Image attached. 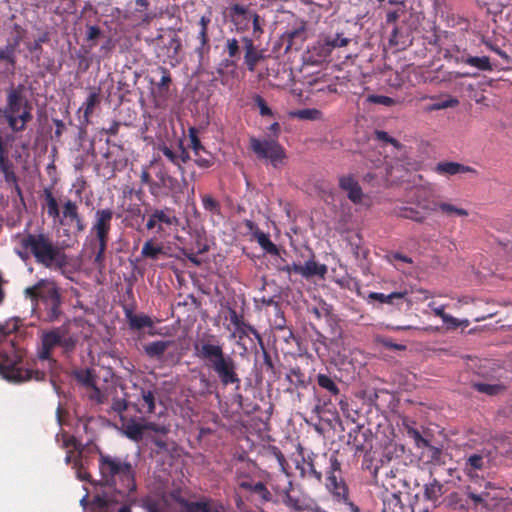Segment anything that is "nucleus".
<instances>
[{
	"instance_id": "obj_9",
	"label": "nucleus",
	"mask_w": 512,
	"mask_h": 512,
	"mask_svg": "<svg viewBox=\"0 0 512 512\" xmlns=\"http://www.w3.org/2000/svg\"><path fill=\"white\" fill-rule=\"evenodd\" d=\"M250 148L259 159L268 160L269 163L278 169L285 165L287 158L285 149L275 139L260 140L256 137H250Z\"/></svg>"
},
{
	"instance_id": "obj_43",
	"label": "nucleus",
	"mask_w": 512,
	"mask_h": 512,
	"mask_svg": "<svg viewBox=\"0 0 512 512\" xmlns=\"http://www.w3.org/2000/svg\"><path fill=\"white\" fill-rule=\"evenodd\" d=\"M99 102V93L97 91L91 92L84 103L82 104L80 110H83V123H89L90 115L93 113V110L96 104Z\"/></svg>"
},
{
	"instance_id": "obj_35",
	"label": "nucleus",
	"mask_w": 512,
	"mask_h": 512,
	"mask_svg": "<svg viewBox=\"0 0 512 512\" xmlns=\"http://www.w3.org/2000/svg\"><path fill=\"white\" fill-rule=\"evenodd\" d=\"M125 317L131 329L140 330L145 327H152V319L145 314H134L131 309H125Z\"/></svg>"
},
{
	"instance_id": "obj_53",
	"label": "nucleus",
	"mask_w": 512,
	"mask_h": 512,
	"mask_svg": "<svg viewBox=\"0 0 512 512\" xmlns=\"http://www.w3.org/2000/svg\"><path fill=\"white\" fill-rule=\"evenodd\" d=\"M473 387L480 393H484L490 396L499 394L504 390V386L501 384H489V383H474Z\"/></svg>"
},
{
	"instance_id": "obj_32",
	"label": "nucleus",
	"mask_w": 512,
	"mask_h": 512,
	"mask_svg": "<svg viewBox=\"0 0 512 512\" xmlns=\"http://www.w3.org/2000/svg\"><path fill=\"white\" fill-rule=\"evenodd\" d=\"M238 60L227 56L223 58L216 67V73L220 82L225 85L229 77H233L236 73Z\"/></svg>"
},
{
	"instance_id": "obj_27",
	"label": "nucleus",
	"mask_w": 512,
	"mask_h": 512,
	"mask_svg": "<svg viewBox=\"0 0 512 512\" xmlns=\"http://www.w3.org/2000/svg\"><path fill=\"white\" fill-rule=\"evenodd\" d=\"M487 463V457L483 454L473 453L465 459L464 472L471 480H475L478 478L477 471L484 469Z\"/></svg>"
},
{
	"instance_id": "obj_38",
	"label": "nucleus",
	"mask_w": 512,
	"mask_h": 512,
	"mask_svg": "<svg viewBox=\"0 0 512 512\" xmlns=\"http://www.w3.org/2000/svg\"><path fill=\"white\" fill-rule=\"evenodd\" d=\"M423 209L429 212L436 211L437 209H440L443 213L447 215H456L459 217H466L468 216V211L463 208H458L452 204L449 203H433L432 205H425L423 206Z\"/></svg>"
},
{
	"instance_id": "obj_29",
	"label": "nucleus",
	"mask_w": 512,
	"mask_h": 512,
	"mask_svg": "<svg viewBox=\"0 0 512 512\" xmlns=\"http://www.w3.org/2000/svg\"><path fill=\"white\" fill-rule=\"evenodd\" d=\"M315 381L317 386L325 392V396L329 397L330 400L332 397L337 398L340 395L338 384L330 374L319 372L316 375Z\"/></svg>"
},
{
	"instance_id": "obj_21",
	"label": "nucleus",
	"mask_w": 512,
	"mask_h": 512,
	"mask_svg": "<svg viewBox=\"0 0 512 512\" xmlns=\"http://www.w3.org/2000/svg\"><path fill=\"white\" fill-rule=\"evenodd\" d=\"M155 392L143 387L139 388V395L136 402L131 404L136 412L142 416L150 415L155 412Z\"/></svg>"
},
{
	"instance_id": "obj_3",
	"label": "nucleus",
	"mask_w": 512,
	"mask_h": 512,
	"mask_svg": "<svg viewBox=\"0 0 512 512\" xmlns=\"http://www.w3.org/2000/svg\"><path fill=\"white\" fill-rule=\"evenodd\" d=\"M195 356L212 372L224 387L235 385L240 387L238 364L235 359L224 351L223 344L215 335H210L194 344Z\"/></svg>"
},
{
	"instance_id": "obj_11",
	"label": "nucleus",
	"mask_w": 512,
	"mask_h": 512,
	"mask_svg": "<svg viewBox=\"0 0 512 512\" xmlns=\"http://www.w3.org/2000/svg\"><path fill=\"white\" fill-rule=\"evenodd\" d=\"M24 294L31 300L35 309H39L61 295L57 283L48 278L40 279L33 286L27 287Z\"/></svg>"
},
{
	"instance_id": "obj_5",
	"label": "nucleus",
	"mask_w": 512,
	"mask_h": 512,
	"mask_svg": "<svg viewBox=\"0 0 512 512\" xmlns=\"http://www.w3.org/2000/svg\"><path fill=\"white\" fill-rule=\"evenodd\" d=\"M325 488L334 502L343 504L346 512H361V509L349 498V488L343 478L342 463L338 459V452L330 453L329 465L325 467Z\"/></svg>"
},
{
	"instance_id": "obj_7",
	"label": "nucleus",
	"mask_w": 512,
	"mask_h": 512,
	"mask_svg": "<svg viewBox=\"0 0 512 512\" xmlns=\"http://www.w3.org/2000/svg\"><path fill=\"white\" fill-rule=\"evenodd\" d=\"M186 186L187 180L185 176H181L178 179L172 176L165 167L161 166L155 173L154 182L151 183V196L155 199L170 197L177 204Z\"/></svg>"
},
{
	"instance_id": "obj_17",
	"label": "nucleus",
	"mask_w": 512,
	"mask_h": 512,
	"mask_svg": "<svg viewBox=\"0 0 512 512\" xmlns=\"http://www.w3.org/2000/svg\"><path fill=\"white\" fill-rule=\"evenodd\" d=\"M188 134L190 138V147L192 149L194 163L202 169L210 168L214 164V157L202 145L198 137L197 129L190 127L188 129Z\"/></svg>"
},
{
	"instance_id": "obj_62",
	"label": "nucleus",
	"mask_w": 512,
	"mask_h": 512,
	"mask_svg": "<svg viewBox=\"0 0 512 512\" xmlns=\"http://www.w3.org/2000/svg\"><path fill=\"white\" fill-rule=\"evenodd\" d=\"M459 104V101L457 98L454 97H448L446 100L438 101L427 107L428 111H437V110H443L446 108L455 107Z\"/></svg>"
},
{
	"instance_id": "obj_55",
	"label": "nucleus",
	"mask_w": 512,
	"mask_h": 512,
	"mask_svg": "<svg viewBox=\"0 0 512 512\" xmlns=\"http://www.w3.org/2000/svg\"><path fill=\"white\" fill-rule=\"evenodd\" d=\"M289 40V47L295 44V42H303L305 39V25L301 24L296 28L289 29L285 32Z\"/></svg>"
},
{
	"instance_id": "obj_14",
	"label": "nucleus",
	"mask_w": 512,
	"mask_h": 512,
	"mask_svg": "<svg viewBox=\"0 0 512 512\" xmlns=\"http://www.w3.org/2000/svg\"><path fill=\"white\" fill-rule=\"evenodd\" d=\"M272 489L279 497L281 503L290 510L300 512L310 508L309 500L305 496L296 495L293 490L292 481H288L284 488L271 484Z\"/></svg>"
},
{
	"instance_id": "obj_31",
	"label": "nucleus",
	"mask_w": 512,
	"mask_h": 512,
	"mask_svg": "<svg viewBox=\"0 0 512 512\" xmlns=\"http://www.w3.org/2000/svg\"><path fill=\"white\" fill-rule=\"evenodd\" d=\"M173 344L174 341L171 340H158L145 344L143 349L147 357L150 359H155L159 362L160 359H162L164 353Z\"/></svg>"
},
{
	"instance_id": "obj_56",
	"label": "nucleus",
	"mask_w": 512,
	"mask_h": 512,
	"mask_svg": "<svg viewBox=\"0 0 512 512\" xmlns=\"http://www.w3.org/2000/svg\"><path fill=\"white\" fill-rule=\"evenodd\" d=\"M286 379L297 388H304L306 386L305 376L300 368L290 369V371L286 374Z\"/></svg>"
},
{
	"instance_id": "obj_6",
	"label": "nucleus",
	"mask_w": 512,
	"mask_h": 512,
	"mask_svg": "<svg viewBox=\"0 0 512 512\" xmlns=\"http://www.w3.org/2000/svg\"><path fill=\"white\" fill-rule=\"evenodd\" d=\"M297 458L294 460L295 469L299 472V477L303 480L311 481L315 484L323 482L322 468L329 465L330 453H314L312 451L305 453L304 448L297 447Z\"/></svg>"
},
{
	"instance_id": "obj_1",
	"label": "nucleus",
	"mask_w": 512,
	"mask_h": 512,
	"mask_svg": "<svg viewBox=\"0 0 512 512\" xmlns=\"http://www.w3.org/2000/svg\"><path fill=\"white\" fill-rule=\"evenodd\" d=\"M14 253L22 260L34 262L50 271H63L69 264L64 246L43 230L28 231L14 235Z\"/></svg>"
},
{
	"instance_id": "obj_24",
	"label": "nucleus",
	"mask_w": 512,
	"mask_h": 512,
	"mask_svg": "<svg viewBox=\"0 0 512 512\" xmlns=\"http://www.w3.org/2000/svg\"><path fill=\"white\" fill-rule=\"evenodd\" d=\"M244 50V63L250 72H253L262 58L261 52L254 44L252 37L243 36L241 38Z\"/></svg>"
},
{
	"instance_id": "obj_49",
	"label": "nucleus",
	"mask_w": 512,
	"mask_h": 512,
	"mask_svg": "<svg viewBox=\"0 0 512 512\" xmlns=\"http://www.w3.org/2000/svg\"><path fill=\"white\" fill-rule=\"evenodd\" d=\"M177 148H178L177 169L181 176H185V168L183 165L185 163H187L189 160L193 159V157L190 155L189 151L184 147L182 140L177 141Z\"/></svg>"
},
{
	"instance_id": "obj_63",
	"label": "nucleus",
	"mask_w": 512,
	"mask_h": 512,
	"mask_svg": "<svg viewBox=\"0 0 512 512\" xmlns=\"http://www.w3.org/2000/svg\"><path fill=\"white\" fill-rule=\"evenodd\" d=\"M199 383L202 395L211 394L216 386V382L209 379L204 373L199 374Z\"/></svg>"
},
{
	"instance_id": "obj_33",
	"label": "nucleus",
	"mask_w": 512,
	"mask_h": 512,
	"mask_svg": "<svg viewBox=\"0 0 512 512\" xmlns=\"http://www.w3.org/2000/svg\"><path fill=\"white\" fill-rule=\"evenodd\" d=\"M253 237L256 239L259 246L268 254L280 256L281 249L278 248L271 240L269 234L261 231L259 228L252 232Z\"/></svg>"
},
{
	"instance_id": "obj_39",
	"label": "nucleus",
	"mask_w": 512,
	"mask_h": 512,
	"mask_svg": "<svg viewBox=\"0 0 512 512\" xmlns=\"http://www.w3.org/2000/svg\"><path fill=\"white\" fill-rule=\"evenodd\" d=\"M327 273V266L317 263L313 258L307 260L303 265V278L309 279L313 276L323 278Z\"/></svg>"
},
{
	"instance_id": "obj_10",
	"label": "nucleus",
	"mask_w": 512,
	"mask_h": 512,
	"mask_svg": "<svg viewBox=\"0 0 512 512\" xmlns=\"http://www.w3.org/2000/svg\"><path fill=\"white\" fill-rule=\"evenodd\" d=\"M211 23V12L207 15H202L198 22L199 31L196 35L197 44L194 48V53L198 59V67L205 70L211 65V42L208 34L209 25Z\"/></svg>"
},
{
	"instance_id": "obj_42",
	"label": "nucleus",
	"mask_w": 512,
	"mask_h": 512,
	"mask_svg": "<svg viewBox=\"0 0 512 512\" xmlns=\"http://www.w3.org/2000/svg\"><path fill=\"white\" fill-rule=\"evenodd\" d=\"M162 254L163 246L156 244L152 239L147 240L141 249V256L147 259L157 260Z\"/></svg>"
},
{
	"instance_id": "obj_36",
	"label": "nucleus",
	"mask_w": 512,
	"mask_h": 512,
	"mask_svg": "<svg viewBox=\"0 0 512 512\" xmlns=\"http://www.w3.org/2000/svg\"><path fill=\"white\" fill-rule=\"evenodd\" d=\"M407 291H394L390 294L380 292H370L367 296V302L377 301L381 304H394V300L403 299L407 296Z\"/></svg>"
},
{
	"instance_id": "obj_26",
	"label": "nucleus",
	"mask_w": 512,
	"mask_h": 512,
	"mask_svg": "<svg viewBox=\"0 0 512 512\" xmlns=\"http://www.w3.org/2000/svg\"><path fill=\"white\" fill-rule=\"evenodd\" d=\"M238 486L243 490L258 495L262 503L273 501L272 493L263 481L253 482L252 480H242L238 482Z\"/></svg>"
},
{
	"instance_id": "obj_48",
	"label": "nucleus",
	"mask_w": 512,
	"mask_h": 512,
	"mask_svg": "<svg viewBox=\"0 0 512 512\" xmlns=\"http://www.w3.org/2000/svg\"><path fill=\"white\" fill-rule=\"evenodd\" d=\"M464 63L469 66L475 67L481 71H491L492 70L490 59L487 56H481V57L469 56L468 58H466L464 60Z\"/></svg>"
},
{
	"instance_id": "obj_4",
	"label": "nucleus",
	"mask_w": 512,
	"mask_h": 512,
	"mask_svg": "<svg viewBox=\"0 0 512 512\" xmlns=\"http://www.w3.org/2000/svg\"><path fill=\"white\" fill-rule=\"evenodd\" d=\"M99 471L105 484L113 486L121 494H128L136 489L135 471L132 464L125 459L100 452Z\"/></svg>"
},
{
	"instance_id": "obj_61",
	"label": "nucleus",
	"mask_w": 512,
	"mask_h": 512,
	"mask_svg": "<svg viewBox=\"0 0 512 512\" xmlns=\"http://www.w3.org/2000/svg\"><path fill=\"white\" fill-rule=\"evenodd\" d=\"M203 512H227V507L219 500L205 498Z\"/></svg>"
},
{
	"instance_id": "obj_2",
	"label": "nucleus",
	"mask_w": 512,
	"mask_h": 512,
	"mask_svg": "<svg viewBox=\"0 0 512 512\" xmlns=\"http://www.w3.org/2000/svg\"><path fill=\"white\" fill-rule=\"evenodd\" d=\"M18 329V318L0 323V375L12 383H23L31 379L42 381L46 374L39 370L23 368L22 352L16 348L10 335Z\"/></svg>"
},
{
	"instance_id": "obj_20",
	"label": "nucleus",
	"mask_w": 512,
	"mask_h": 512,
	"mask_svg": "<svg viewBox=\"0 0 512 512\" xmlns=\"http://www.w3.org/2000/svg\"><path fill=\"white\" fill-rule=\"evenodd\" d=\"M347 444L354 450V455L367 453L372 449V435L369 430L353 429L348 433Z\"/></svg>"
},
{
	"instance_id": "obj_40",
	"label": "nucleus",
	"mask_w": 512,
	"mask_h": 512,
	"mask_svg": "<svg viewBox=\"0 0 512 512\" xmlns=\"http://www.w3.org/2000/svg\"><path fill=\"white\" fill-rule=\"evenodd\" d=\"M242 50L243 44L241 39L239 40L236 37H229L225 40L223 45V52L227 54V56L239 61L241 58Z\"/></svg>"
},
{
	"instance_id": "obj_28",
	"label": "nucleus",
	"mask_w": 512,
	"mask_h": 512,
	"mask_svg": "<svg viewBox=\"0 0 512 512\" xmlns=\"http://www.w3.org/2000/svg\"><path fill=\"white\" fill-rule=\"evenodd\" d=\"M434 171L437 174L444 176H453L463 173H477L474 168L458 162H439L436 164Z\"/></svg>"
},
{
	"instance_id": "obj_30",
	"label": "nucleus",
	"mask_w": 512,
	"mask_h": 512,
	"mask_svg": "<svg viewBox=\"0 0 512 512\" xmlns=\"http://www.w3.org/2000/svg\"><path fill=\"white\" fill-rule=\"evenodd\" d=\"M47 322H55L62 315V298L61 295L51 300L44 306L37 309Z\"/></svg>"
},
{
	"instance_id": "obj_19",
	"label": "nucleus",
	"mask_w": 512,
	"mask_h": 512,
	"mask_svg": "<svg viewBox=\"0 0 512 512\" xmlns=\"http://www.w3.org/2000/svg\"><path fill=\"white\" fill-rule=\"evenodd\" d=\"M20 37L16 36L13 41L8 42L4 47L0 48V65L1 73L13 75L17 63V48L20 45Z\"/></svg>"
},
{
	"instance_id": "obj_8",
	"label": "nucleus",
	"mask_w": 512,
	"mask_h": 512,
	"mask_svg": "<svg viewBox=\"0 0 512 512\" xmlns=\"http://www.w3.org/2000/svg\"><path fill=\"white\" fill-rule=\"evenodd\" d=\"M146 430L153 431L157 434L166 435L169 432V427L166 425L157 424L155 422L145 421L144 416L121 417L120 431L129 440L137 443L142 441Z\"/></svg>"
},
{
	"instance_id": "obj_52",
	"label": "nucleus",
	"mask_w": 512,
	"mask_h": 512,
	"mask_svg": "<svg viewBox=\"0 0 512 512\" xmlns=\"http://www.w3.org/2000/svg\"><path fill=\"white\" fill-rule=\"evenodd\" d=\"M78 339L75 335L70 334L68 329L65 327L64 334L61 342V349L63 354H70L74 351L77 345Z\"/></svg>"
},
{
	"instance_id": "obj_22",
	"label": "nucleus",
	"mask_w": 512,
	"mask_h": 512,
	"mask_svg": "<svg viewBox=\"0 0 512 512\" xmlns=\"http://www.w3.org/2000/svg\"><path fill=\"white\" fill-rule=\"evenodd\" d=\"M340 189L347 192L348 199L354 204H359L363 198V191L356 178L351 175H342L338 179Z\"/></svg>"
},
{
	"instance_id": "obj_45",
	"label": "nucleus",
	"mask_w": 512,
	"mask_h": 512,
	"mask_svg": "<svg viewBox=\"0 0 512 512\" xmlns=\"http://www.w3.org/2000/svg\"><path fill=\"white\" fill-rule=\"evenodd\" d=\"M442 488H443V486L436 479H434L430 483L425 484V486H424L425 498L432 502L438 501L439 498L443 494Z\"/></svg>"
},
{
	"instance_id": "obj_58",
	"label": "nucleus",
	"mask_w": 512,
	"mask_h": 512,
	"mask_svg": "<svg viewBox=\"0 0 512 512\" xmlns=\"http://www.w3.org/2000/svg\"><path fill=\"white\" fill-rule=\"evenodd\" d=\"M180 359L181 353L177 350L168 352L166 351L162 359H160L159 363L161 367H174L180 362Z\"/></svg>"
},
{
	"instance_id": "obj_12",
	"label": "nucleus",
	"mask_w": 512,
	"mask_h": 512,
	"mask_svg": "<svg viewBox=\"0 0 512 512\" xmlns=\"http://www.w3.org/2000/svg\"><path fill=\"white\" fill-rule=\"evenodd\" d=\"M113 216L114 210L110 207L97 209L93 214L87 239L109 241Z\"/></svg>"
},
{
	"instance_id": "obj_51",
	"label": "nucleus",
	"mask_w": 512,
	"mask_h": 512,
	"mask_svg": "<svg viewBox=\"0 0 512 512\" xmlns=\"http://www.w3.org/2000/svg\"><path fill=\"white\" fill-rule=\"evenodd\" d=\"M389 44L404 49L408 45V36H405L398 26H394L389 37Z\"/></svg>"
},
{
	"instance_id": "obj_34",
	"label": "nucleus",
	"mask_w": 512,
	"mask_h": 512,
	"mask_svg": "<svg viewBox=\"0 0 512 512\" xmlns=\"http://www.w3.org/2000/svg\"><path fill=\"white\" fill-rule=\"evenodd\" d=\"M65 326H60L51 329L50 331L44 332L41 337L42 345L47 346V348H51L52 350L55 347L61 348L62 337L64 334Z\"/></svg>"
},
{
	"instance_id": "obj_46",
	"label": "nucleus",
	"mask_w": 512,
	"mask_h": 512,
	"mask_svg": "<svg viewBox=\"0 0 512 512\" xmlns=\"http://www.w3.org/2000/svg\"><path fill=\"white\" fill-rule=\"evenodd\" d=\"M398 215L402 218L415 221L417 223H423L426 219V215L421 211L408 206H403L399 209Z\"/></svg>"
},
{
	"instance_id": "obj_59",
	"label": "nucleus",
	"mask_w": 512,
	"mask_h": 512,
	"mask_svg": "<svg viewBox=\"0 0 512 512\" xmlns=\"http://www.w3.org/2000/svg\"><path fill=\"white\" fill-rule=\"evenodd\" d=\"M366 101L373 104H379L386 107L394 106L398 103V101L392 97L385 95H368Z\"/></svg>"
},
{
	"instance_id": "obj_60",
	"label": "nucleus",
	"mask_w": 512,
	"mask_h": 512,
	"mask_svg": "<svg viewBox=\"0 0 512 512\" xmlns=\"http://www.w3.org/2000/svg\"><path fill=\"white\" fill-rule=\"evenodd\" d=\"M158 150L163 154V156L171 162L174 166L178 165V148L174 149L172 146H168L166 144L159 145Z\"/></svg>"
},
{
	"instance_id": "obj_44",
	"label": "nucleus",
	"mask_w": 512,
	"mask_h": 512,
	"mask_svg": "<svg viewBox=\"0 0 512 512\" xmlns=\"http://www.w3.org/2000/svg\"><path fill=\"white\" fill-rule=\"evenodd\" d=\"M235 332H236L237 336L240 339H243L245 337H249V335H253L254 338L257 340L260 348H263V343L264 342H263V339H262L260 333L255 329V327H253L249 323L243 321L238 326V328L235 329Z\"/></svg>"
},
{
	"instance_id": "obj_37",
	"label": "nucleus",
	"mask_w": 512,
	"mask_h": 512,
	"mask_svg": "<svg viewBox=\"0 0 512 512\" xmlns=\"http://www.w3.org/2000/svg\"><path fill=\"white\" fill-rule=\"evenodd\" d=\"M32 106L28 101H24V107L21 111L15 114V127L17 129H10L14 133H19L25 130L28 122L32 120Z\"/></svg>"
},
{
	"instance_id": "obj_41",
	"label": "nucleus",
	"mask_w": 512,
	"mask_h": 512,
	"mask_svg": "<svg viewBox=\"0 0 512 512\" xmlns=\"http://www.w3.org/2000/svg\"><path fill=\"white\" fill-rule=\"evenodd\" d=\"M383 512H406L399 493H390L383 500Z\"/></svg>"
},
{
	"instance_id": "obj_25",
	"label": "nucleus",
	"mask_w": 512,
	"mask_h": 512,
	"mask_svg": "<svg viewBox=\"0 0 512 512\" xmlns=\"http://www.w3.org/2000/svg\"><path fill=\"white\" fill-rule=\"evenodd\" d=\"M350 41L351 39L345 37L343 33L325 35L318 42L321 48L320 55L327 56L334 49L347 46Z\"/></svg>"
},
{
	"instance_id": "obj_47",
	"label": "nucleus",
	"mask_w": 512,
	"mask_h": 512,
	"mask_svg": "<svg viewBox=\"0 0 512 512\" xmlns=\"http://www.w3.org/2000/svg\"><path fill=\"white\" fill-rule=\"evenodd\" d=\"M180 508L177 512H203V506L205 504V498L199 501H189L184 498L178 500Z\"/></svg>"
},
{
	"instance_id": "obj_18",
	"label": "nucleus",
	"mask_w": 512,
	"mask_h": 512,
	"mask_svg": "<svg viewBox=\"0 0 512 512\" xmlns=\"http://www.w3.org/2000/svg\"><path fill=\"white\" fill-rule=\"evenodd\" d=\"M62 218L60 219V223L62 225L75 226V230L78 233H81L85 230L86 225L83 217L79 213V206L75 201L71 199H66L63 202L62 210H61Z\"/></svg>"
},
{
	"instance_id": "obj_50",
	"label": "nucleus",
	"mask_w": 512,
	"mask_h": 512,
	"mask_svg": "<svg viewBox=\"0 0 512 512\" xmlns=\"http://www.w3.org/2000/svg\"><path fill=\"white\" fill-rule=\"evenodd\" d=\"M44 194H45V200L47 203L48 216L53 217V218L59 217L61 211L59 209L58 202H57L56 198L53 196L51 190L46 188L44 190Z\"/></svg>"
},
{
	"instance_id": "obj_16",
	"label": "nucleus",
	"mask_w": 512,
	"mask_h": 512,
	"mask_svg": "<svg viewBox=\"0 0 512 512\" xmlns=\"http://www.w3.org/2000/svg\"><path fill=\"white\" fill-rule=\"evenodd\" d=\"M178 224V218L171 207L155 208L149 215L146 223L148 230L156 229L157 232L164 230V227H171Z\"/></svg>"
},
{
	"instance_id": "obj_57",
	"label": "nucleus",
	"mask_w": 512,
	"mask_h": 512,
	"mask_svg": "<svg viewBox=\"0 0 512 512\" xmlns=\"http://www.w3.org/2000/svg\"><path fill=\"white\" fill-rule=\"evenodd\" d=\"M180 359L181 353L177 350L168 352L166 351L162 359H160L159 363L161 367H174L180 362Z\"/></svg>"
},
{
	"instance_id": "obj_13",
	"label": "nucleus",
	"mask_w": 512,
	"mask_h": 512,
	"mask_svg": "<svg viewBox=\"0 0 512 512\" xmlns=\"http://www.w3.org/2000/svg\"><path fill=\"white\" fill-rule=\"evenodd\" d=\"M24 86L19 84L17 87H11L7 93L6 105L0 108V115L4 117L10 129H17L15 127V114L19 113L24 107V101H27L23 96Z\"/></svg>"
},
{
	"instance_id": "obj_23",
	"label": "nucleus",
	"mask_w": 512,
	"mask_h": 512,
	"mask_svg": "<svg viewBox=\"0 0 512 512\" xmlns=\"http://www.w3.org/2000/svg\"><path fill=\"white\" fill-rule=\"evenodd\" d=\"M88 241V247L91 251L92 255V264L94 267L102 273L105 268V253L107 250L108 242L106 240H94V239H87Z\"/></svg>"
},
{
	"instance_id": "obj_54",
	"label": "nucleus",
	"mask_w": 512,
	"mask_h": 512,
	"mask_svg": "<svg viewBox=\"0 0 512 512\" xmlns=\"http://www.w3.org/2000/svg\"><path fill=\"white\" fill-rule=\"evenodd\" d=\"M291 116L300 120H318L321 112L318 109L306 108L292 112Z\"/></svg>"
},
{
	"instance_id": "obj_15",
	"label": "nucleus",
	"mask_w": 512,
	"mask_h": 512,
	"mask_svg": "<svg viewBox=\"0 0 512 512\" xmlns=\"http://www.w3.org/2000/svg\"><path fill=\"white\" fill-rule=\"evenodd\" d=\"M226 17L239 33L247 31L256 12L247 5L233 3L226 8Z\"/></svg>"
},
{
	"instance_id": "obj_64",
	"label": "nucleus",
	"mask_w": 512,
	"mask_h": 512,
	"mask_svg": "<svg viewBox=\"0 0 512 512\" xmlns=\"http://www.w3.org/2000/svg\"><path fill=\"white\" fill-rule=\"evenodd\" d=\"M76 379L86 388L96 385L94 376L89 369L76 373Z\"/></svg>"
}]
</instances>
